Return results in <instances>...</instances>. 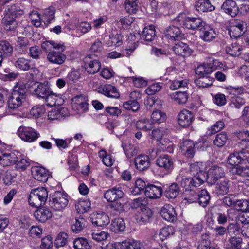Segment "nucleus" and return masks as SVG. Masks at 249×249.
<instances>
[{
  "mask_svg": "<svg viewBox=\"0 0 249 249\" xmlns=\"http://www.w3.org/2000/svg\"><path fill=\"white\" fill-rule=\"evenodd\" d=\"M156 36L155 27L153 25H149L144 28L142 35V38L145 41L151 42Z\"/></svg>",
  "mask_w": 249,
  "mask_h": 249,
  "instance_id": "ea45409f",
  "label": "nucleus"
},
{
  "mask_svg": "<svg viewBox=\"0 0 249 249\" xmlns=\"http://www.w3.org/2000/svg\"><path fill=\"white\" fill-rule=\"evenodd\" d=\"M230 188V181L228 179H224L216 183L215 187V193L218 196L227 194Z\"/></svg>",
  "mask_w": 249,
  "mask_h": 249,
  "instance_id": "58836bf2",
  "label": "nucleus"
},
{
  "mask_svg": "<svg viewBox=\"0 0 249 249\" xmlns=\"http://www.w3.org/2000/svg\"><path fill=\"white\" fill-rule=\"evenodd\" d=\"M125 225L122 218L114 219L110 225V229L115 233H120L124 231Z\"/></svg>",
  "mask_w": 249,
  "mask_h": 249,
  "instance_id": "79ce46f5",
  "label": "nucleus"
},
{
  "mask_svg": "<svg viewBox=\"0 0 249 249\" xmlns=\"http://www.w3.org/2000/svg\"><path fill=\"white\" fill-rule=\"evenodd\" d=\"M13 63L16 68L23 71H28L35 67L33 60L23 57L15 59Z\"/></svg>",
  "mask_w": 249,
  "mask_h": 249,
  "instance_id": "aec40b11",
  "label": "nucleus"
},
{
  "mask_svg": "<svg viewBox=\"0 0 249 249\" xmlns=\"http://www.w3.org/2000/svg\"><path fill=\"white\" fill-rule=\"evenodd\" d=\"M17 134L22 141L29 143L35 142L40 137V133L36 130L23 125L18 128Z\"/></svg>",
  "mask_w": 249,
  "mask_h": 249,
  "instance_id": "0eeeda50",
  "label": "nucleus"
},
{
  "mask_svg": "<svg viewBox=\"0 0 249 249\" xmlns=\"http://www.w3.org/2000/svg\"><path fill=\"white\" fill-rule=\"evenodd\" d=\"M112 249H145L143 244L139 241L131 240L116 244Z\"/></svg>",
  "mask_w": 249,
  "mask_h": 249,
  "instance_id": "f3484780",
  "label": "nucleus"
},
{
  "mask_svg": "<svg viewBox=\"0 0 249 249\" xmlns=\"http://www.w3.org/2000/svg\"><path fill=\"white\" fill-rule=\"evenodd\" d=\"M136 168L140 171L147 170L150 165L149 158L145 155H139L134 158Z\"/></svg>",
  "mask_w": 249,
  "mask_h": 249,
  "instance_id": "b1692460",
  "label": "nucleus"
},
{
  "mask_svg": "<svg viewBox=\"0 0 249 249\" xmlns=\"http://www.w3.org/2000/svg\"><path fill=\"white\" fill-rule=\"evenodd\" d=\"M36 219L41 223H45L50 219L53 213L49 208L45 207H40L34 213Z\"/></svg>",
  "mask_w": 249,
  "mask_h": 249,
  "instance_id": "4be33fe9",
  "label": "nucleus"
},
{
  "mask_svg": "<svg viewBox=\"0 0 249 249\" xmlns=\"http://www.w3.org/2000/svg\"><path fill=\"white\" fill-rule=\"evenodd\" d=\"M125 9L128 13H136L138 9V0H125Z\"/></svg>",
  "mask_w": 249,
  "mask_h": 249,
  "instance_id": "e2e57ef3",
  "label": "nucleus"
},
{
  "mask_svg": "<svg viewBox=\"0 0 249 249\" xmlns=\"http://www.w3.org/2000/svg\"><path fill=\"white\" fill-rule=\"evenodd\" d=\"M16 18L4 15L2 23L5 31L12 33H15L17 32L18 23L16 20Z\"/></svg>",
  "mask_w": 249,
  "mask_h": 249,
  "instance_id": "cd10ccee",
  "label": "nucleus"
},
{
  "mask_svg": "<svg viewBox=\"0 0 249 249\" xmlns=\"http://www.w3.org/2000/svg\"><path fill=\"white\" fill-rule=\"evenodd\" d=\"M55 9L53 7H50L44 11L42 19L46 23H50L54 19Z\"/></svg>",
  "mask_w": 249,
  "mask_h": 249,
  "instance_id": "052dcab7",
  "label": "nucleus"
},
{
  "mask_svg": "<svg viewBox=\"0 0 249 249\" xmlns=\"http://www.w3.org/2000/svg\"><path fill=\"white\" fill-rule=\"evenodd\" d=\"M50 206L55 211H61L65 208L68 204L67 196L61 192H55L50 196Z\"/></svg>",
  "mask_w": 249,
  "mask_h": 249,
  "instance_id": "423d86ee",
  "label": "nucleus"
},
{
  "mask_svg": "<svg viewBox=\"0 0 249 249\" xmlns=\"http://www.w3.org/2000/svg\"><path fill=\"white\" fill-rule=\"evenodd\" d=\"M249 154V145H245L244 147L238 151H235L231 153L227 158V161L232 166L238 165L245 160H247Z\"/></svg>",
  "mask_w": 249,
  "mask_h": 249,
  "instance_id": "1a4fd4ad",
  "label": "nucleus"
},
{
  "mask_svg": "<svg viewBox=\"0 0 249 249\" xmlns=\"http://www.w3.org/2000/svg\"><path fill=\"white\" fill-rule=\"evenodd\" d=\"M25 99L12 93L8 101V107L9 112L12 114H15L13 111L18 108L25 101Z\"/></svg>",
  "mask_w": 249,
  "mask_h": 249,
  "instance_id": "c85d7f7f",
  "label": "nucleus"
},
{
  "mask_svg": "<svg viewBox=\"0 0 249 249\" xmlns=\"http://www.w3.org/2000/svg\"><path fill=\"white\" fill-rule=\"evenodd\" d=\"M13 50L12 46L8 42L6 41L0 42V52L4 58L11 56L13 53Z\"/></svg>",
  "mask_w": 249,
  "mask_h": 249,
  "instance_id": "de8ad7c7",
  "label": "nucleus"
},
{
  "mask_svg": "<svg viewBox=\"0 0 249 249\" xmlns=\"http://www.w3.org/2000/svg\"><path fill=\"white\" fill-rule=\"evenodd\" d=\"M195 6L199 12H207L215 9V7L211 4L209 0H198L195 2Z\"/></svg>",
  "mask_w": 249,
  "mask_h": 249,
  "instance_id": "4c0bfd02",
  "label": "nucleus"
},
{
  "mask_svg": "<svg viewBox=\"0 0 249 249\" xmlns=\"http://www.w3.org/2000/svg\"><path fill=\"white\" fill-rule=\"evenodd\" d=\"M180 189L177 183H174L168 186L164 191V196L170 199L175 198L179 194Z\"/></svg>",
  "mask_w": 249,
  "mask_h": 249,
  "instance_id": "c03bdc74",
  "label": "nucleus"
},
{
  "mask_svg": "<svg viewBox=\"0 0 249 249\" xmlns=\"http://www.w3.org/2000/svg\"><path fill=\"white\" fill-rule=\"evenodd\" d=\"M161 217L165 220L173 222L176 220L177 214L174 207L168 204H165L160 211Z\"/></svg>",
  "mask_w": 249,
  "mask_h": 249,
  "instance_id": "393cba45",
  "label": "nucleus"
},
{
  "mask_svg": "<svg viewBox=\"0 0 249 249\" xmlns=\"http://www.w3.org/2000/svg\"><path fill=\"white\" fill-rule=\"evenodd\" d=\"M195 143L191 140H186L180 143L181 152L188 158H192L195 154Z\"/></svg>",
  "mask_w": 249,
  "mask_h": 249,
  "instance_id": "72a5a7b5",
  "label": "nucleus"
},
{
  "mask_svg": "<svg viewBox=\"0 0 249 249\" xmlns=\"http://www.w3.org/2000/svg\"><path fill=\"white\" fill-rule=\"evenodd\" d=\"M188 97L186 91H177L171 95V98L179 104H185L188 101Z\"/></svg>",
  "mask_w": 249,
  "mask_h": 249,
  "instance_id": "09e8293b",
  "label": "nucleus"
},
{
  "mask_svg": "<svg viewBox=\"0 0 249 249\" xmlns=\"http://www.w3.org/2000/svg\"><path fill=\"white\" fill-rule=\"evenodd\" d=\"M20 153L18 152H1L0 155V164L3 166L15 164L20 158Z\"/></svg>",
  "mask_w": 249,
  "mask_h": 249,
  "instance_id": "ddd939ff",
  "label": "nucleus"
},
{
  "mask_svg": "<svg viewBox=\"0 0 249 249\" xmlns=\"http://www.w3.org/2000/svg\"><path fill=\"white\" fill-rule=\"evenodd\" d=\"M86 71L89 74H95L99 71L101 64L94 54L87 55L83 59Z\"/></svg>",
  "mask_w": 249,
  "mask_h": 249,
  "instance_id": "9b49d317",
  "label": "nucleus"
},
{
  "mask_svg": "<svg viewBox=\"0 0 249 249\" xmlns=\"http://www.w3.org/2000/svg\"><path fill=\"white\" fill-rule=\"evenodd\" d=\"M242 51V46L236 42L232 43L226 48V53L232 56H238L240 55Z\"/></svg>",
  "mask_w": 249,
  "mask_h": 249,
  "instance_id": "49530a36",
  "label": "nucleus"
},
{
  "mask_svg": "<svg viewBox=\"0 0 249 249\" xmlns=\"http://www.w3.org/2000/svg\"><path fill=\"white\" fill-rule=\"evenodd\" d=\"M242 244V238L235 236L229 238L225 246L227 249H240Z\"/></svg>",
  "mask_w": 249,
  "mask_h": 249,
  "instance_id": "5fc2aeb1",
  "label": "nucleus"
},
{
  "mask_svg": "<svg viewBox=\"0 0 249 249\" xmlns=\"http://www.w3.org/2000/svg\"><path fill=\"white\" fill-rule=\"evenodd\" d=\"M173 50L176 54L184 57L190 56L192 53L188 45L182 42L176 44L173 47Z\"/></svg>",
  "mask_w": 249,
  "mask_h": 249,
  "instance_id": "f704fd0d",
  "label": "nucleus"
},
{
  "mask_svg": "<svg viewBox=\"0 0 249 249\" xmlns=\"http://www.w3.org/2000/svg\"><path fill=\"white\" fill-rule=\"evenodd\" d=\"M190 172L192 176L191 178H178L179 185L185 192L193 191L206 180V172L200 170L197 165H191Z\"/></svg>",
  "mask_w": 249,
  "mask_h": 249,
  "instance_id": "f257e3e1",
  "label": "nucleus"
},
{
  "mask_svg": "<svg viewBox=\"0 0 249 249\" xmlns=\"http://www.w3.org/2000/svg\"><path fill=\"white\" fill-rule=\"evenodd\" d=\"M73 244V247L76 249H90V245L85 238H77L74 239Z\"/></svg>",
  "mask_w": 249,
  "mask_h": 249,
  "instance_id": "4d7b16f0",
  "label": "nucleus"
},
{
  "mask_svg": "<svg viewBox=\"0 0 249 249\" xmlns=\"http://www.w3.org/2000/svg\"><path fill=\"white\" fill-rule=\"evenodd\" d=\"M206 180L210 179L215 183L220 179L225 176L224 168L221 166L214 165L211 167L208 170L207 174L206 173Z\"/></svg>",
  "mask_w": 249,
  "mask_h": 249,
  "instance_id": "2eb2a0df",
  "label": "nucleus"
},
{
  "mask_svg": "<svg viewBox=\"0 0 249 249\" xmlns=\"http://www.w3.org/2000/svg\"><path fill=\"white\" fill-rule=\"evenodd\" d=\"M121 187H115L107 190L104 193V198L109 202L123 199L124 195Z\"/></svg>",
  "mask_w": 249,
  "mask_h": 249,
  "instance_id": "4468645a",
  "label": "nucleus"
},
{
  "mask_svg": "<svg viewBox=\"0 0 249 249\" xmlns=\"http://www.w3.org/2000/svg\"><path fill=\"white\" fill-rule=\"evenodd\" d=\"M223 204L228 207L235 209L245 211L248 209V201L245 199H238L233 194H229L222 199Z\"/></svg>",
  "mask_w": 249,
  "mask_h": 249,
  "instance_id": "6e6552de",
  "label": "nucleus"
},
{
  "mask_svg": "<svg viewBox=\"0 0 249 249\" xmlns=\"http://www.w3.org/2000/svg\"><path fill=\"white\" fill-rule=\"evenodd\" d=\"M152 123L160 124L165 121L166 115L165 113L159 110L154 111L151 114Z\"/></svg>",
  "mask_w": 249,
  "mask_h": 249,
  "instance_id": "bf43d9fd",
  "label": "nucleus"
},
{
  "mask_svg": "<svg viewBox=\"0 0 249 249\" xmlns=\"http://www.w3.org/2000/svg\"><path fill=\"white\" fill-rule=\"evenodd\" d=\"M244 104V99L238 96L234 95L230 97V105L232 108L239 109Z\"/></svg>",
  "mask_w": 249,
  "mask_h": 249,
  "instance_id": "680f3d73",
  "label": "nucleus"
},
{
  "mask_svg": "<svg viewBox=\"0 0 249 249\" xmlns=\"http://www.w3.org/2000/svg\"><path fill=\"white\" fill-rule=\"evenodd\" d=\"M230 174L232 175L231 179H236V176L241 177H249V167L246 166H243L240 165L232 166L230 169Z\"/></svg>",
  "mask_w": 249,
  "mask_h": 249,
  "instance_id": "bb28decb",
  "label": "nucleus"
},
{
  "mask_svg": "<svg viewBox=\"0 0 249 249\" xmlns=\"http://www.w3.org/2000/svg\"><path fill=\"white\" fill-rule=\"evenodd\" d=\"M125 202L123 199L113 201L110 205L111 212L114 215H119L124 211Z\"/></svg>",
  "mask_w": 249,
  "mask_h": 249,
  "instance_id": "a18cd8bd",
  "label": "nucleus"
},
{
  "mask_svg": "<svg viewBox=\"0 0 249 249\" xmlns=\"http://www.w3.org/2000/svg\"><path fill=\"white\" fill-rule=\"evenodd\" d=\"M136 127L138 129L147 131L151 130L154 126L151 120L144 119L138 121L136 123Z\"/></svg>",
  "mask_w": 249,
  "mask_h": 249,
  "instance_id": "3c124183",
  "label": "nucleus"
},
{
  "mask_svg": "<svg viewBox=\"0 0 249 249\" xmlns=\"http://www.w3.org/2000/svg\"><path fill=\"white\" fill-rule=\"evenodd\" d=\"M164 34L168 39L173 41L179 40L183 37L179 27L174 25L167 27L164 30Z\"/></svg>",
  "mask_w": 249,
  "mask_h": 249,
  "instance_id": "5701e85b",
  "label": "nucleus"
},
{
  "mask_svg": "<svg viewBox=\"0 0 249 249\" xmlns=\"http://www.w3.org/2000/svg\"><path fill=\"white\" fill-rule=\"evenodd\" d=\"M75 206L78 213H84L90 208L91 202L89 199L81 200L76 202Z\"/></svg>",
  "mask_w": 249,
  "mask_h": 249,
  "instance_id": "8fccbe9b",
  "label": "nucleus"
},
{
  "mask_svg": "<svg viewBox=\"0 0 249 249\" xmlns=\"http://www.w3.org/2000/svg\"><path fill=\"white\" fill-rule=\"evenodd\" d=\"M122 147L127 159H131L138 153V149L137 146L129 143L123 142Z\"/></svg>",
  "mask_w": 249,
  "mask_h": 249,
  "instance_id": "37998d69",
  "label": "nucleus"
},
{
  "mask_svg": "<svg viewBox=\"0 0 249 249\" xmlns=\"http://www.w3.org/2000/svg\"><path fill=\"white\" fill-rule=\"evenodd\" d=\"M221 8L225 13L233 18L236 17L239 13V8L236 2L233 0H226Z\"/></svg>",
  "mask_w": 249,
  "mask_h": 249,
  "instance_id": "a211bd4d",
  "label": "nucleus"
},
{
  "mask_svg": "<svg viewBox=\"0 0 249 249\" xmlns=\"http://www.w3.org/2000/svg\"><path fill=\"white\" fill-rule=\"evenodd\" d=\"M61 95L53 92L52 91L49 93V95L44 99V102L48 106H56L57 101L58 99L60 98Z\"/></svg>",
  "mask_w": 249,
  "mask_h": 249,
  "instance_id": "0e129e2a",
  "label": "nucleus"
},
{
  "mask_svg": "<svg viewBox=\"0 0 249 249\" xmlns=\"http://www.w3.org/2000/svg\"><path fill=\"white\" fill-rule=\"evenodd\" d=\"M90 217L92 224L97 226H105L109 223V217L103 212H94Z\"/></svg>",
  "mask_w": 249,
  "mask_h": 249,
  "instance_id": "dca6fc26",
  "label": "nucleus"
},
{
  "mask_svg": "<svg viewBox=\"0 0 249 249\" xmlns=\"http://www.w3.org/2000/svg\"><path fill=\"white\" fill-rule=\"evenodd\" d=\"M216 36L214 30L208 24L205 25L199 30V37L204 41L209 42Z\"/></svg>",
  "mask_w": 249,
  "mask_h": 249,
  "instance_id": "a878e982",
  "label": "nucleus"
},
{
  "mask_svg": "<svg viewBox=\"0 0 249 249\" xmlns=\"http://www.w3.org/2000/svg\"><path fill=\"white\" fill-rule=\"evenodd\" d=\"M146 183L142 179L139 178L135 181V186L133 190L134 195H138L142 192H144L146 188Z\"/></svg>",
  "mask_w": 249,
  "mask_h": 249,
  "instance_id": "338daca9",
  "label": "nucleus"
},
{
  "mask_svg": "<svg viewBox=\"0 0 249 249\" xmlns=\"http://www.w3.org/2000/svg\"><path fill=\"white\" fill-rule=\"evenodd\" d=\"M51 89L48 83H40L34 90L35 96L39 99H44L51 93Z\"/></svg>",
  "mask_w": 249,
  "mask_h": 249,
  "instance_id": "2f4dec72",
  "label": "nucleus"
},
{
  "mask_svg": "<svg viewBox=\"0 0 249 249\" xmlns=\"http://www.w3.org/2000/svg\"><path fill=\"white\" fill-rule=\"evenodd\" d=\"M31 160L29 159L21 157L20 154V158L15 164V168L19 171H22L30 165Z\"/></svg>",
  "mask_w": 249,
  "mask_h": 249,
  "instance_id": "13d9d810",
  "label": "nucleus"
},
{
  "mask_svg": "<svg viewBox=\"0 0 249 249\" xmlns=\"http://www.w3.org/2000/svg\"><path fill=\"white\" fill-rule=\"evenodd\" d=\"M246 28V24L245 22L234 19L228 29V33L231 37L236 39L244 34Z\"/></svg>",
  "mask_w": 249,
  "mask_h": 249,
  "instance_id": "f8f14e48",
  "label": "nucleus"
},
{
  "mask_svg": "<svg viewBox=\"0 0 249 249\" xmlns=\"http://www.w3.org/2000/svg\"><path fill=\"white\" fill-rule=\"evenodd\" d=\"M66 58V55L60 51L53 50L46 55L47 60L51 64L61 65Z\"/></svg>",
  "mask_w": 249,
  "mask_h": 249,
  "instance_id": "412c9836",
  "label": "nucleus"
},
{
  "mask_svg": "<svg viewBox=\"0 0 249 249\" xmlns=\"http://www.w3.org/2000/svg\"><path fill=\"white\" fill-rule=\"evenodd\" d=\"M101 92L106 96L117 99L120 97V93L117 89L110 84H106L101 89Z\"/></svg>",
  "mask_w": 249,
  "mask_h": 249,
  "instance_id": "c9c22d12",
  "label": "nucleus"
},
{
  "mask_svg": "<svg viewBox=\"0 0 249 249\" xmlns=\"http://www.w3.org/2000/svg\"><path fill=\"white\" fill-rule=\"evenodd\" d=\"M68 238V235L66 232H60L55 240L54 246L57 249H70L67 245Z\"/></svg>",
  "mask_w": 249,
  "mask_h": 249,
  "instance_id": "e433bc0d",
  "label": "nucleus"
},
{
  "mask_svg": "<svg viewBox=\"0 0 249 249\" xmlns=\"http://www.w3.org/2000/svg\"><path fill=\"white\" fill-rule=\"evenodd\" d=\"M48 197L47 189L44 187H39L33 190L28 198L30 205L35 207H39L44 205Z\"/></svg>",
  "mask_w": 249,
  "mask_h": 249,
  "instance_id": "7ed1b4c3",
  "label": "nucleus"
},
{
  "mask_svg": "<svg viewBox=\"0 0 249 249\" xmlns=\"http://www.w3.org/2000/svg\"><path fill=\"white\" fill-rule=\"evenodd\" d=\"M174 22L184 28L192 30H200L205 25V22L200 18L188 17L184 13H180L174 19Z\"/></svg>",
  "mask_w": 249,
  "mask_h": 249,
  "instance_id": "f03ea898",
  "label": "nucleus"
},
{
  "mask_svg": "<svg viewBox=\"0 0 249 249\" xmlns=\"http://www.w3.org/2000/svg\"><path fill=\"white\" fill-rule=\"evenodd\" d=\"M197 198L199 204L204 207L209 204L210 196L206 190L203 189L198 191V197Z\"/></svg>",
  "mask_w": 249,
  "mask_h": 249,
  "instance_id": "603ef678",
  "label": "nucleus"
},
{
  "mask_svg": "<svg viewBox=\"0 0 249 249\" xmlns=\"http://www.w3.org/2000/svg\"><path fill=\"white\" fill-rule=\"evenodd\" d=\"M227 139L228 137L226 133H220L216 135L215 139L213 140V143L218 147H222L225 144Z\"/></svg>",
  "mask_w": 249,
  "mask_h": 249,
  "instance_id": "774afa93",
  "label": "nucleus"
},
{
  "mask_svg": "<svg viewBox=\"0 0 249 249\" xmlns=\"http://www.w3.org/2000/svg\"><path fill=\"white\" fill-rule=\"evenodd\" d=\"M123 36L120 34L112 33L110 35L108 40L106 41V44L108 46L118 47L123 43Z\"/></svg>",
  "mask_w": 249,
  "mask_h": 249,
  "instance_id": "a19ab883",
  "label": "nucleus"
},
{
  "mask_svg": "<svg viewBox=\"0 0 249 249\" xmlns=\"http://www.w3.org/2000/svg\"><path fill=\"white\" fill-rule=\"evenodd\" d=\"M163 190L160 186H157L155 185H149L147 186L144 194L149 198L156 199L160 197L162 194Z\"/></svg>",
  "mask_w": 249,
  "mask_h": 249,
  "instance_id": "473e14b6",
  "label": "nucleus"
},
{
  "mask_svg": "<svg viewBox=\"0 0 249 249\" xmlns=\"http://www.w3.org/2000/svg\"><path fill=\"white\" fill-rule=\"evenodd\" d=\"M76 102L74 104L73 107H76L77 109L80 112H84L88 110V104L83 101L80 97L75 98Z\"/></svg>",
  "mask_w": 249,
  "mask_h": 249,
  "instance_id": "69168bd1",
  "label": "nucleus"
},
{
  "mask_svg": "<svg viewBox=\"0 0 249 249\" xmlns=\"http://www.w3.org/2000/svg\"><path fill=\"white\" fill-rule=\"evenodd\" d=\"M26 92L27 88L26 85L22 82H18L13 87V91L12 93L19 95V96L25 99Z\"/></svg>",
  "mask_w": 249,
  "mask_h": 249,
  "instance_id": "864d4df0",
  "label": "nucleus"
},
{
  "mask_svg": "<svg viewBox=\"0 0 249 249\" xmlns=\"http://www.w3.org/2000/svg\"><path fill=\"white\" fill-rule=\"evenodd\" d=\"M86 224L87 221L85 218L80 216L75 219L71 225V230L74 232L79 233L86 227Z\"/></svg>",
  "mask_w": 249,
  "mask_h": 249,
  "instance_id": "6e6d98bb",
  "label": "nucleus"
},
{
  "mask_svg": "<svg viewBox=\"0 0 249 249\" xmlns=\"http://www.w3.org/2000/svg\"><path fill=\"white\" fill-rule=\"evenodd\" d=\"M69 114L68 110L65 107L53 108L48 113L49 120H62Z\"/></svg>",
  "mask_w": 249,
  "mask_h": 249,
  "instance_id": "7c9ffc66",
  "label": "nucleus"
},
{
  "mask_svg": "<svg viewBox=\"0 0 249 249\" xmlns=\"http://www.w3.org/2000/svg\"><path fill=\"white\" fill-rule=\"evenodd\" d=\"M156 163L164 175L171 173L174 168V159L167 154H162L159 156Z\"/></svg>",
  "mask_w": 249,
  "mask_h": 249,
  "instance_id": "39448f33",
  "label": "nucleus"
},
{
  "mask_svg": "<svg viewBox=\"0 0 249 249\" xmlns=\"http://www.w3.org/2000/svg\"><path fill=\"white\" fill-rule=\"evenodd\" d=\"M32 174L34 178L39 182H46L49 178V174L45 168L35 167L32 169Z\"/></svg>",
  "mask_w": 249,
  "mask_h": 249,
  "instance_id": "c756f323",
  "label": "nucleus"
},
{
  "mask_svg": "<svg viewBox=\"0 0 249 249\" xmlns=\"http://www.w3.org/2000/svg\"><path fill=\"white\" fill-rule=\"evenodd\" d=\"M194 116L193 113L187 109H183L178 115V123L182 127L189 126L193 122Z\"/></svg>",
  "mask_w": 249,
  "mask_h": 249,
  "instance_id": "6ab92c4d",
  "label": "nucleus"
},
{
  "mask_svg": "<svg viewBox=\"0 0 249 249\" xmlns=\"http://www.w3.org/2000/svg\"><path fill=\"white\" fill-rule=\"evenodd\" d=\"M222 63L217 59L209 63H203L197 66L195 72L197 75L203 77L210 74L216 70L222 68Z\"/></svg>",
  "mask_w": 249,
  "mask_h": 249,
  "instance_id": "9d476101",
  "label": "nucleus"
},
{
  "mask_svg": "<svg viewBox=\"0 0 249 249\" xmlns=\"http://www.w3.org/2000/svg\"><path fill=\"white\" fill-rule=\"evenodd\" d=\"M0 2L1 5H6L4 11L5 15L18 18L23 14L18 0H1Z\"/></svg>",
  "mask_w": 249,
  "mask_h": 249,
  "instance_id": "20e7f679",
  "label": "nucleus"
}]
</instances>
